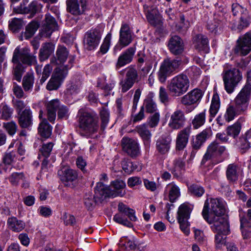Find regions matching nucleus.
Here are the masks:
<instances>
[{"label":"nucleus","mask_w":251,"mask_h":251,"mask_svg":"<svg viewBox=\"0 0 251 251\" xmlns=\"http://www.w3.org/2000/svg\"><path fill=\"white\" fill-rule=\"evenodd\" d=\"M24 175L23 173H14L9 177L10 182L14 185H17L20 180H24Z\"/></svg>","instance_id":"62"},{"label":"nucleus","mask_w":251,"mask_h":251,"mask_svg":"<svg viewBox=\"0 0 251 251\" xmlns=\"http://www.w3.org/2000/svg\"><path fill=\"white\" fill-rule=\"evenodd\" d=\"M135 53L134 48H129L125 51L118 57L117 63V68H120L130 63L133 59Z\"/></svg>","instance_id":"29"},{"label":"nucleus","mask_w":251,"mask_h":251,"mask_svg":"<svg viewBox=\"0 0 251 251\" xmlns=\"http://www.w3.org/2000/svg\"><path fill=\"white\" fill-rule=\"evenodd\" d=\"M87 8V0H67V10L74 15H81Z\"/></svg>","instance_id":"18"},{"label":"nucleus","mask_w":251,"mask_h":251,"mask_svg":"<svg viewBox=\"0 0 251 251\" xmlns=\"http://www.w3.org/2000/svg\"><path fill=\"white\" fill-rule=\"evenodd\" d=\"M251 19V17L249 14L247 15L245 14L244 15L241 16L240 21L239 22L238 24L237 25V28L241 31L244 28H246L250 24V20Z\"/></svg>","instance_id":"57"},{"label":"nucleus","mask_w":251,"mask_h":251,"mask_svg":"<svg viewBox=\"0 0 251 251\" xmlns=\"http://www.w3.org/2000/svg\"><path fill=\"white\" fill-rule=\"evenodd\" d=\"M238 166L234 164H230L228 165L226 171L227 179L231 181L234 182L238 179Z\"/></svg>","instance_id":"40"},{"label":"nucleus","mask_w":251,"mask_h":251,"mask_svg":"<svg viewBox=\"0 0 251 251\" xmlns=\"http://www.w3.org/2000/svg\"><path fill=\"white\" fill-rule=\"evenodd\" d=\"M131 30L128 25L122 24L120 31L119 43L122 47L127 46L132 40Z\"/></svg>","instance_id":"24"},{"label":"nucleus","mask_w":251,"mask_h":251,"mask_svg":"<svg viewBox=\"0 0 251 251\" xmlns=\"http://www.w3.org/2000/svg\"><path fill=\"white\" fill-rule=\"evenodd\" d=\"M34 83V76L32 74L27 73L23 77L22 86L25 92L31 91Z\"/></svg>","instance_id":"41"},{"label":"nucleus","mask_w":251,"mask_h":251,"mask_svg":"<svg viewBox=\"0 0 251 251\" xmlns=\"http://www.w3.org/2000/svg\"><path fill=\"white\" fill-rule=\"evenodd\" d=\"M118 209L119 213L114 216L113 220L115 222L127 227H132L133 225L126 218L124 217L123 214L127 216L131 221H136L137 218L135 215V211L122 202L119 203Z\"/></svg>","instance_id":"6"},{"label":"nucleus","mask_w":251,"mask_h":251,"mask_svg":"<svg viewBox=\"0 0 251 251\" xmlns=\"http://www.w3.org/2000/svg\"><path fill=\"white\" fill-rule=\"evenodd\" d=\"M68 54L69 51L66 47L62 46L58 47L56 51V56L59 63H64L67 59Z\"/></svg>","instance_id":"49"},{"label":"nucleus","mask_w":251,"mask_h":251,"mask_svg":"<svg viewBox=\"0 0 251 251\" xmlns=\"http://www.w3.org/2000/svg\"><path fill=\"white\" fill-rule=\"evenodd\" d=\"M32 112L29 109H25L20 114L18 122L22 128H28L32 124Z\"/></svg>","instance_id":"31"},{"label":"nucleus","mask_w":251,"mask_h":251,"mask_svg":"<svg viewBox=\"0 0 251 251\" xmlns=\"http://www.w3.org/2000/svg\"><path fill=\"white\" fill-rule=\"evenodd\" d=\"M118 209L119 213L114 216L113 220L115 222L127 227H132L133 225L126 218L124 217L123 214L127 216L131 221H136L137 218L135 215V211L122 202L119 203Z\"/></svg>","instance_id":"5"},{"label":"nucleus","mask_w":251,"mask_h":251,"mask_svg":"<svg viewBox=\"0 0 251 251\" xmlns=\"http://www.w3.org/2000/svg\"><path fill=\"white\" fill-rule=\"evenodd\" d=\"M139 81V76L137 70L133 67H128L126 69L125 78L121 80L119 83L121 92L122 93L127 92Z\"/></svg>","instance_id":"8"},{"label":"nucleus","mask_w":251,"mask_h":251,"mask_svg":"<svg viewBox=\"0 0 251 251\" xmlns=\"http://www.w3.org/2000/svg\"><path fill=\"white\" fill-rule=\"evenodd\" d=\"M39 27V24L37 22L32 21L30 22L25 28V31L24 33V36L25 39L31 38L35 33Z\"/></svg>","instance_id":"47"},{"label":"nucleus","mask_w":251,"mask_h":251,"mask_svg":"<svg viewBox=\"0 0 251 251\" xmlns=\"http://www.w3.org/2000/svg\"><path fill=\"white\" fill-rule=\"evenodd\" d=\"M191 131V127L188 126L180 130L177 134L176 139V149L182 150L186 146L189 135Z\"/></svg>","instance_id":"25"},{"label":"nucleus","mask_w":251,"mask_h":251,"mask_svg":"<svg viewBox=\"0 0 251 251\" xmlns=\"http://www.w3.org/2000/svg\"><path fill=\"white\" fill-rule=\"evenodd\" d=\"M211 226L212 230L216 233L229 234V225L227 219L223 217L216 219Z\"/></svg>","instance_id":"23"},{"label":"nucleus","mask_w":251,"mask_h":251,"mask_svg":"<svg viewBox=\"0 0 251 251\" xmlns=\"http://www.w3.org/2000/svg\"><path fill=\"white\" fill-rule=\"evenodd\" d=\"M118 193H115L109 187L102 182L97 183L95 188L94 198L97 201L101 202L107 197H116Z\"/></svg>","instance_id":"17"},{"label":"nucleus","mask_w":251,"mask_h":251,"mask_svg":"<svg viewBox=\"0 0 251 251\" xmlns=\"http://www.w3.org/2000/svg\"><path fill=\"white\" fill-rule=\"evenodd\" d=\"M121 165L123 170L128 174L137 169V165L128 159H124L122 161Z\"/></svg>","instance_id":"48"},{"label":"nucleus","mask_w":251,"mask_h":251,"mask_svg":"<svg viewBox=\"0 0 251 251\" xmlns=\"http://www.w3.org/2000/svg\"><path fill=\"white\" fill-rule=\"evenodd\" d=\"M28 2V0H24L19 8L14 9V11L17 13H30L32 15H34L42 7L40 4L35 0L32 1L27 6H25V3Z\"/></svg>","instance_id":"22"},{"label":"nucleus","mask_w":251,"mask_h":251,"mask_svg":"<svg viewBox=\"0 0 251 251\" xmlns=\"http://www.w3.org/2000/svg\"><path fill=\"white\" fill-rule=\"evenodd\" d=\"M101 38V34L97 29H92L86 32L84 35L83 43L88 50L95 49L99 44Z\"/></svg>","instance_id":"12"},{"label":"nucleus","mask_w":251,"mask_h":251,"mask_svg":"<svg viewBox=\"0 0 251 251\" xmlns=\"http://www.w3.org/2000/svg\"><path fill=\"white\" fill-rule=\"evenodd\" d=\"M3 126L8 133L11 136L15 134L18 127L16 124L13 121L3 123Z\"/></svg>","instance_id":"61"},{"label":"nucleus","mask_w":251,"mask_h":251,"mask_svg":"<svg viewBox=\"0 0 251 251\" xmlns=\"http://www.w3.org/2000/svg\"><path fill=\"white\" fill-rule=\"evenodd\" d=\"M189 87V80L186 75H179L173 77L168 85L172 96L179 97L185 93Z\"/></svg>","instance_id":"4"},{"label":"nucleus","mask_w":251,"mask_h":251,"mask_svg":"<svg viewBox=\"0 0 251 251\" xmlns=\"http://www.w3.org/2000/svg\"><path fill=\"white\" fill-rule=\"evenodd\" d=\"M46 106L48 119L50 122H53L56 118V110H58L60 107V102L57 99L52 100L48 102L46 104Z\"/></svg>","instance_id":"30"},{"label":"nucleus","mask_w":251,"mask_h":251,"mask_svg":"<svg viewBox=\"0 0 251 251\" xmlns=\"http://www.w3.org/2000/svg\"><path fill=\"white\" fill-rule=\"evenodd\" d=\"M242 112H237L236 107L230 105L227 109L225 115V118L227 122H230L233 120L234 117L238 115L243 114Z\"/></svg>","instance_id":"53"},{"label":"nucleus","mask_w":251,"mask_h":251,"mask_svg":"<svg viewBox=\"0 0 251 251\" xmlns=\"http://www.w3.org/2000/svg\"><path fill=\"white\" fill-rule=\"evenodd\" d=\"M126 186L125 182L123 180H116L112 182V184L109 186V189H111L112 191L115 193H118L117 196H123L124 193H122V190Z\"/></svg>","instance_id":"45"},{"label":"nucleus","mask_w":251,"mask_h":251,"mask_svg":"<svg viewBox=\"0 0 251 251\" xmlns=\"http://www.w3.org/2000/svg\"><path fill=\"white\" fill-rule=\"evenodd\" d=\"M7 225L9 229L17 232L21 231L25 227V223L15 217L9 218L7 220Z\"/></svg>","instance_id":"37"},{"label":"nucleus","mask_w":251,"mask_h":251,"mask_svg":"<svg viewBox=\"0 0 251 251\" xmlns=\"http://www.w3.org/2000/svg\"><path fill=\"white\" fill-rule=\"evenodd\" d=\"M242 76L238 69H233L226 72L223 79L225 89L228 93L233 92L238 83L241 80Z\"/></svg>","instance_id":"9"},{"label":"nucleus","mask_w":251,"mask_h":251,"mask_svg":"<svg viewBox=\"0 0 251 251\" xmlns=\"http://www.w3.org/2000/svg\"><path fill=\"white\" fill-rule=\"evenodd\" d=\"M61 83L60 80L52 75L47 85L46 88L49 91L56 90L59 87Z\"/></svg>","instance_id":"59"},{"label":"nucleus","mask_w":251,"mask_h":251,"mask_svg":"<svg viewBox=\"0 0 251 251\" xmlns=\"http://www.w3.org/2000/svg\"><path fill=\"white\" fill-rule=\"evenodd\" d=\"M191 213V209L189 206L185 203L180 205L177 211L178 220H188L189 218Z\"/></svg>","instance_id":"43"},{"label":"nucleus","mask_w":251,"mask_h":251,"mask_svg":"<svg viewBox=\"0 0 251 251\" xmlns=\"http://www.w3.org/2000/svg\"><path fill=\"white\" fill-rule=\"evenodd\" d=\"M58 28V25L55 19L50 14L45 15L42 23L40 34L42 37H50L52 32Z\"/></svg>","instance_id":"14"},{"label":"nucleus","mask_w":251,"mask_h":251,"mask_svg":"<svg viewBox=\"0 0 251 251\" xmlns=\"http://www.w3.org/2000/svg\"><path fill=\"white\" fill-rule=\"evenodd\" d=\"M226 148L218 142L217 140L212 142L207 147V151L203 156L202 162H205L210 159H214L221 156L225 151Z\"/></svg>","instance_id":"13"},{"label":"nucleus","mask_w":251,"mask_h":251,"mask_svg":"<svg viewBox=\"0 0 251 251\" xmlns=\"http://www.w3.org/2000/svg\"><path fill=\"white\" fill-rule=\"evenodd\" d=\"M123 150L132 157H135L140 154L139 144L131 138L124 137L122 140Z\"/></svg>","instance_id":"16"},{"label":"nucleus","mask_w":251,"mask_h":251,"mask_svg":"<svg viewBox=\"0 0 251 251\" xmlns=\"http://www.w3.org/2000/svg\"><path fill=\"white\" fill-rule=\"evenodd\" d=\"M225 212L223 203L220 200L211 199L209 203L207 199L204 204L202 215L208 223L212 224L214 220L223 217Z\"/></svg>","instance_id":"3"},{"label":"nucleus","mask_w":251,"mask_h":251,"mask_svg":"<svg viewBox=\"0 0 251 251\" xmlns=\"http://www.w3.org/2000/svg\"><path fill=\"white\" fill-rule=\"evenodd\" d=\"M168 46L170 51L175 55L181 54L184 50V44L182 39L176 35L170 39Z\"/></svg>","instance_id":"26"},{"label":"nucleus","mask_w":251,"mask_h":251,"mask_svg":"<svg viewBox=\"0 0 251 251\" xmlns=\"http://www.w3.org/2000/svg\"><path fill=\"white\" fill-rule=\"evenodd\" d=\"M240 223L244 239L250 238L251 232V209H249L244 215H240Z\"/></svg>","instance_id":"20"},{"label":"nucleus","mask_w":251,"mask_h":251,"mask_svg":"<svg viewBox=\"0 0 251 251\" xmlns=\"http://www.w3.org/2000/svg\"><path fill=\"white\" fill-rule=\"evenodd\" d=\"M211 132V131L209 128H206L197 135L196 140L193 142L194 148L199 149L205 140L210 136Z\"/></svg>","instance_id":"36"},{"label":"nucleus","mask_w":251,"mask_h":251,"mask_svg":"<svg viewBox=\"0 0 251 251\" xmlns=\"http://www.w3.org/2000/svg\"><path fill=\"white\" fill-rule=\"evenodd\" d=\"M54 50V45L51 43H45L40 49L39 57L40 61L47 59Z\"/></svg>","instance_id":"33"},{"label":"nucleus","mask_w":251,"mask_h":251,"mask_svg":"<svg viewBox=\"0 0 251 251\" xmlns=\"http://www.w3.org/2000/svg\"><path fill=\"white\" fill-rule=\"evenodd\" d=\"M206 119V112L203 110L201 112L196 114L192 121V124L194 128L198 129L203 126Z\"/></svg>","instance_id":"44"},{"label":"nucleus","mask_w":251,"mask_h":251,"mask_svg":"<svg viewBox=\"0 0 251 251\" xmlns=\"http://www.w3.org/2000/svg\"><path fill=\"white\" fill-rule=\"evenodd\" d=\"M219 98L217 95H214L212 98L211 104L209 109L210 116L214 117L217 113L220 108Z\"/></svg>","instance_id":"50"},{"label":"nucleus","mask_w":251,"mask_h":251,"mask_svg":"<svg viewBox=\"0 0 251 251\" xmlns=\"http://www.w3.org/2000/svg\"><path fill=\"white\" fill-rule=\"evenodd\" d=\"M195 48L199 51L207 53L209 52L208 40L207 38L202 34H198L194 37Z\"/></svg>","instance_id":"28"},{"label":"nucleus","mask_w":251,"mask_h":251,"mask_svg":"<svg viewBox=\"0 0 251 251\" xmlns=\"http://www.w3.org/2000/svg\"><path fill=\"white\" fill-rule=\"evenodd\" d=\"M185 121L184 112L181 110H176L171 115L168 126L172 129H179L184 126Z\"/></svg>","instance_id":"19"},{"label":"nucleus","mask_w":251,"mask_h":251,"mask_svg":"<svg viewBox=\"0 0 251 251\" xmlns=\"http://www.w3.org/2000/svg\"><path fill=\"white\" fill-rule=\"evenodd\" d=\"M12 62L14 64L13 67L14 78L19 82L25 72L24 65H35L37 64V59L35 55L30 53L28 49H20L19 47H17L13 52Z\"/></svg>","instance_id":"1"},{"label":"nucleus","mask_w":251,"mask_h":251,"mask_svg":"<svg viewBox=\"0 0 251 251\" xmlns=\"http://www.w3.org/2000/svg\"><path fill=\"white\" fill-rule=\"evenodd\" d=\"M202 92L198 89H194L181 98L180 102L186 106L197 103L202 98Z\"/></svg>","instance_id":"21"},{"label":"nucleus","mask_w":251,"mask_h":251,"mask_svg":"<svg viewBox=\"0 0 251 251\" xmlns=\"http://www.w3.org/2000/svg\"><path fill=\"white\" fill-rule=\"evenodd\" d=\"M13 109L8 105H1L0 107V117L3 120H8L9 119L13 113Z\"/></svg>","instance_id":"56"},{"label":"nucleus","mask_w":251,"mask_h":251,"mask_svg":"<svg viewBox=\"0 0 251 251\" xmlns=\"http://www.w3.org/2000/svg\"><path fill=\"white\" fill-rule=\"evenodd\" d=\"M159 98L160 101L164 104H167L169 101V96L166 90L163 87H160L159 92Z\"/></svg>","instance_id":"64"},{"label":"nucleus","mask_w":251,"mask_h":251,"mask_svg":"<svg viewBox=\"0 0 251 251\" xmlns=\"http://www.w3.org/2000/svg\"><path fill=\"white\" fill-rule=\"evenodd\" d=\"M227 234L225 233H216L215 234V244L217 249H222L226 245Z\"/></svg>","instance_id":"52"},{"label":"nucleus","mask_w":251,"mask_h":251,"mask_svg":"<svg viewBox=\"0 0 251 251\" xmlns=\"http://www.w3.org/2000/svg\"><path fill=\"white\" fill-rule=\"evenodd\" d=\"M24 23L21 18H13L9 21L8 27L13 32H18L23 27Z\"/></svg>","instance_id":"46"},{"label":"nucleus","mask_w":251,"mask_h":251,"mask_svg":"<svg viewBox=\"0 0 251 251\" xmlns=\"http://www.w3.org/2000/svg\"><path fill=\"white\" fill-rule=\"evenodd\" d=\"M220 21L217 20L209 21L207 24V29L211 32L216 33L220 25Z\"/></svg>","instance_id":"63"},{"label":"nucleus","mask_w":251,"mask_h":251,"mask_svg":"<svg viewBox=\"0 0 251 251\" xmlns=\"http://www.w3.org/2000/svg\"><path fill=\"white\" fill-rule=\"evenodd\" d=\"M234 51L242 55H246L251 51V33H247L238 39Z\"/></svg>","instance_id":"15"},{"label":"nucleus","mask_w":251,"mask_h":251,"mask_svg":"<svg viewBox=\"0 0 251 251\" xmlns=\"http://www.w3.org/2000/svg\"><path fill=\"white\" fill-rule=\"evenodd\" d=\"M232 11L233 12V14L234 16L240 14H241V16L249 14V12L246 8L243 7L242 6L237 3H233L232 5Z\"/></svg>","instance_id":"60"},{"label":"nucleus","mask_w":251,"mask_h":251,"mask_svg":"<svg viewBox=\"0 0 251 251\" xmlns=\"http://www.w3.org/2000/svg\"><path fill=\"white\" fill-rule=\"evenodd\" d=\"M181 64V60L167 58L161 64L158 72V78L161 83H164L168 76L176 71Z\"/></svg>","instance_id":"7"},{"label":"nucleus","mask_w":251,"mask_h":251,"mask_svg":"<svg viewBox=\"0 0 251 251\" xmlns=\"http://www.w3.org/2000/svg\"><path fill=\"white\" fill-rule=\"evenodd\" d=\"M166 189L169 191V201L174 202L180 196L179 188L174 183L167 185Z\"/></svg>","instance_id":"42"},{"label":"nucleus","mask_w":251,"mask_h":251,"mask_svg":"<svg viewBox=\"0 0 251 251\" xmlns=\"http://www.w3.org/2000/svg\"><path fill=\"white\" fill-rule=\"evenodd\" d=\"M171 142V139L170 137L158 139L156 143L157 151L162 154L166 153L170 149Z\"/></svg>","instance_id":"32"},{"label":"nucleus","mask_w":251,"mask_h":251,"mask_svg":"<svg viewBox=\"0 0 251 251\" xmlns=\"http://www.w3.org/2000/svg\"><path fill=\"white\" fill-rule=\"evenodd\" d=\"M188 191L192 195L200 197L204 194L205 191L202 186L193 184L188 187Z\"/></svg>","instance_id":"54"},{"label":"nucleus","mask_w":251,"mask_h":251,"mask_svg":"<svg viewBox=\"0 0 251 251\" xmlns=\"http://www.w3.org/2000/svg\"><path fill=\"white\" fill-rule=\"evenodd\" d=\"M116 81L114 78L110 76L107 79H104V84L101 85L100 83L98 84V86L103 90L105 92L108 93L111 91L115 85Z\"/></svg>","instance_id":"51"},{"label":"nucleus","mask_w":251,"mask_h":251,"mask_svg":"<svg viewBox=\"0 0 251 251\" xmlns=\"http://www.w3.org/2000/svg\"><path fill=\"white\" fill-rule=\"evenodd\" d=\"M52 127L46 119L40 123L38 127V131L40 135L45 138H48L51 134Z\"/></svg>","instance_id":"39"},{"label":"nucleus","mask_w":251,"mask_h":251,"mask_svg":"<svg viewBox=\"0 0 251 251\" xmlns=\"http://www.w3.org/2000/svg\"><path fill=\"white\" fill-rule=\"evenodd\" d=\"M143 7L147 21L151 25L156 26L162 25V18L156 6L145 4Z\"/></svg>","instance_id":"11"},{"label":"nucleus","mask_w":251,"mask_h":251,"mask_svg":"<svg viewBox=\"0 0 251 251\" xmlns=\"http://www.w3.org/2000/svg\"><path fill=\"white\" fill-rule=\"evenodd\" d=\"M54 145V144L53 142H49L43 144L39 150L41 155L46 158L49 157Z\"/></svg>","instance_id":"55"},{"label":"nucleus","mask_w":251,"mask_h":251,"mask_svg":"<svg viewBox=\"0 0 251 251\" xmlns=\"http://www.w3.org/2000/svg\"><path fill=\"white\" fill-rule=\"evenodd\" d=\"M251 144V129L248 130L246 134L240 138L239 146L242 153L250 148Z\"/></svg>","instance_id":"38"},{"label":"nucleus","mask_w":251,"mask_h":251,"mask_svg":"<svg viewBox=\"0 0 251 251\" xmlns=\"http://www.w3.org/2000/svg\"><path fill=\"white\" fill-rule=\"evenodd\" d=\"M58 174L61 176L60 179L66 186H70L78 177L77 172L69 168H65L61 172H59Z\"/></svg>","instance_id":"27"},{"label":"nucleus","mask_w":251,"mask_h":251,"mask_svg":"<svg viewBox=\"0 0 251 251\" xmlns=\"http://www.w3.org/2000/svg\"><path fill=\"white\" fill-rule=\"evenodd\" d=\"M78 123L80 135L87 138H94L99 128L98 118L83 110L79 111Z\"/></svg>","instance_id":"2"},{"label":"nucleus","mask_w":251,"mask_h":251,"mask_svg":"<svg viewBox=\"0 0 251 251\" xmlns=\"http://www.w3.org/2000/svg\"><path fill=\"white\" fill-rule=\"evenodd\" d=\"M74 60L73 58L70 59V65L56 68L52 75L62 82L68 74V70L72 67Z\"/></svg>","instance_id":"35"},{"label":"nucleus","mask_w":251,"mask_h":251,"mask_svg":"<svg viewBox=\"0 0 251 251\" xmlns=\"http://www.w3.org/2000/svg\"><path fill=\"white\" fill-rule=\"evenodd\" d=\"M251 90L243 88L234 99L237 112L244 113L248 107Z\"/></svg>","instance_id":"10"},{"label":"nucleus","mask_w":251,"mask_h":251,"mask_svg":"<svg viewBox=\"0 0 251 251\" xmlns=\"http://www.w3.org/2000/svg\"><path fill=\"white\" fill-rule=\"evenodd\" d=\"M240 124L238 123H236L232 126H228L227 128V134L229 136L235 138L240 133Z\"/></svg>","instance_id":"58"},{"label":"nucleus","mask_w":251,"mask_h":251,"mask_svg":"<svg viewBox=\"0 0 251 251\" xmlns=\"http://www.w3.org/2000/svg\"><path fill=\"white\" fill-rule=\"evenodd\" d=\"M136 130L143 139L144 144L149 146L151 133L148 129V126L146 125H141L136 127Z\"/></svg>","instance_id":"34"}]
</instances>
